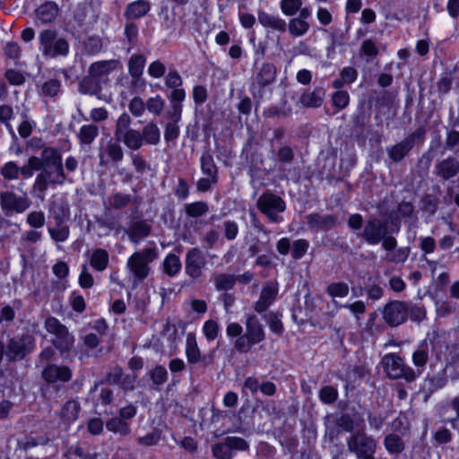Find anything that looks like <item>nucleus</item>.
I'll list each match as a JSON object with an SVG mask.
<instances>
[{"mask_svg":"<svg viewBox=\"0 0 459 459\" xmlns=\"http://www.w3.org/2000/svg\"><path fill=\"white\" fill-rule=\"evenodd\" d=\"M44 169L33 184V190L44 194L49 186L63 185L67 180L61 152L54 147H44L41 152Z\"/></svg>","mask_w":459,"mask_h":459,"instance_id":"obj_1","label":"nucleus"},{"mask_svg":"<svg viewBox=\"0 0 459 459\" xmlns=\"http://www.w3.org/2000/svg\"><path fill=\"white\" fill-rule=\"evenodd\" d=\"M39 49L47 58L66 56L69 53V43L53 29H45L39 34Z\"/></svg>","mask_w":459,"mask_h":459,"instance_id":"obj_2","label":"nucleus"},{"mask_svg":"<svg viewBox=\"0 0 459 459\" xmlns=\"http://www.w3.org/2000/svg\"><path fill=\"white\" fill-rule=\"evenodd\" d=\"M158 257L156 247H146L134 252L127 260L126 268L134 280H145L151 272L149 264Z\"/></svg>","mask_w":459,"mask_h":459,"instance_id":"obj_3","label":"nucleus"},{"mask_svg":"<svg viewBox=\"0 0 459 459\" xmlns=\"http://www.w3.org/2000/svg\"><path fill=\"white\" fill-rule=\"evenodd\" d=\"M35 349V338L32 334L25 333L8 339L5 344V356L9 361L23 359Z\"/></svg>","mask_w":459,"mask_h":459,"instance_id":"obj_4","label":"nucleus"},{"mask_svg":"<svg viewBox=\"0 0 459 459\" xmlns=\"http://www.w3.org/2000/svg\"><path fill=\"white\" fill-rule=\"evenodd\" d=\"M44 327L48 333L54 335L52 343L61 352L69 351L73 348L74 337L58 319L53 316L48 317Z\"/></svg>","mask_w":459,"mask_h":459,"instance_id":"obj_5","label":"nucleus"},{"mask_svg":"<svg viewBox=\"0 0 459 459\" xmlns=\"http://www.w3.org/2000/svg\"><path fill=\"white\" fill-rule=\"evenodd\" d=\"M348 450L358 459H375L377 441L364 431H357L347 439Z\"/></svg>","mask_w":459,"mask_h":459,"instance_id":"obj_6","label":"nucleus"},{"mask_svg":"<svg viewBox=\"0 0 459 459\" xmlns=\"http://www.w3.org/2000/svg\"><path fill=\"white\" fill-rule=\"evenodd\" d=\"M384 369L387 376L393 379L404 378L408 382L416 379L415 371L406 366L401 357L390 353L384 356L382 359Z\"/></svg>","mask_w":459,"mask_h":459,"instance_id":"obj_7","label":"nucleus"},{"mask_svg":"<svg viewBox=\"0 0 459 459\" xmlns=\"http://www.w3.org/2000/svg\"><path fill=\"white\" fill-rule=\"evenodd\" d=\"M249 445L244 438L227 437L212 446V453L216 459H232L236 451H247Z\"/></svg>","mask_w":459,"mask_h":459,"instance_id":"obj_8","label":"nucleus"},{"mask_svg":"<svg viewBox=\"0 0 459 459\" xmlns=\"http://www.w3.org/2000/svg\"><path fill=\"white\" fill-rule=\"evenodd\" d=\"M31 202L26 194L18 195L13 191L0 193V206L6 216L22 213L30 206Z\"/></svg>","mask_w":459,"mask_h":459,"instance_id":"obj_9","label":"nucleus"},{"mask_svg":"<svg viewBox=\"0 0 459 459\" xmlns=\"http://www.w3.org/2000/svg\"><path fill=\"white\" fill-rule=\"evenodd\" d=\"M258 209L273 222L281 221L278 213L282 212L286 206L284 201L272 193L263 194L257 201Z\"/></svg>","mask_w":459,"mask_h":459,"instance_id":"obj_10","label":"nucleus"},{"mask_svg":"<svg viewBox=\"0 0 459 459\" xmlns=\"http://www.w3.org/2000/svg\"><path fill=\"white\" fill-rule=\"evenodd\" d=\"M205 265L206 259L200 248L192 247L186 252L185 270L186 275L191 279L196 280L201 278Z\"/></svg>","mask_w":459,"mask_h":459,"instance_id":"obj_11","label":"nucleus"},{"mask_svg":"<svg viewBox=\"0 0 459 459\" xmlns=\"http://www.w3.org/2000/svg\"><path fill=\"white\" fill-rule=\"evenodd\" d=\"M408 312L409 308L405 302L394 300L385 306L383 318L390 326H397L407 319Z\"/></svg>","mask_w":459,"mask_h":459,"instance_id":"obj_12","label":"nucleus"},{"mask_svg":"<svg viewBox=\"0 0 459 459\" xmlns=\"http://www.w3.org/2000/svg\"><path fill=\"white\" fill-rule=\"evenodd\" d=\"M387 235L386 224L378 219L368 220L363 229L362 238L370 245L379 244Z\"/></svg>","mask_w":459,"mask_h":459,"instance_id":"obj_13","label":"nucleus"},{"mask_svg":"<svg viewBox=\"0 0 459 459\" xmlns=\"http://www.w3.org/2000/svg\"><path fill=\"white\" fill-rule=\"evenodd\" d=\"M100 164L107 165L109 161L117 163L121 161L124 158V152L116 139L109 140L106 145L100 148L99 152Z\"/></svg>","mask_w":459,"mask_h":459,"instance_id":"obj_14","label":"nucleus"},{"mask_svg":"<svg viewBox=\"0 0 459 459\" xmlns=\"http://www.w3.org/2000/svg\"><path fill=\"white\" fill-rule=\"evenodd\" d=\"M433 172L442 180H449L459 173V160L455 157L441 160L435 164Z\"/></svg>","mask_w":459,"mask_h":459,"instance_id":"obj_15","label":"nucleus"},{"mask_svg":"<svg viewBox=\"0 0 459 459\" xmlns=\"http://www.w3.org/2000/svg\"><path fill=\"white\" fill-rule=\"evenodd\" d=\"M245 327L246 332L244 334L249 340L250 343L255 345L264 340L265 333L257 316L248 315L245 322Z\"/></svg>","mask_w":459,"mask_h":459,"instance_id":"obj_16","label":"nucleus"},{"mask_svg":"<svg viewBox=\"0 0 459 459\" xmlns=\"http://www.w3.org/2000/svg\"><path fill=\"white\" fill-rule=\"evenodd\" d=\"M44 379L48 383L67 382L72 377V371L66 366L48 365L42 371Z\"/></svg>","mask_w":459,"mask_h":459,"instance_id":"obj_17","label":"nucleus"},{"mask_svg":"<svg viewBox=\"0 0 459 459\" xmlns=\"http://www.w3.org/2000/svg\"><path fill=\"white\" fill-rule=\"evenodd\" d=\"M186 98V92L182 88H176L172 91L170 100V110L166 113V117L169 120L180 121L182 113L181 102Z\"/></svg>","mask_w":459,"mask_h":459,"instance_id":"obj_18","label":"nucleus"},{"mask_svg":"<svg viewBox=\"0 0 459 459\" xmlns=\"http://www.w3.org/2000/svg\"><path fill=\"white\" fill-rule=\"evenodd\" d=\"M259 23L264 27L279 32H285L287 30L286 22L279 16L259 11L257 13Z\"/></svg>","mask_w":459,"mask_h":459,"instance_id":"obj_19","label":"nucleus"},{"mask_svg":"<svg viewBox=\"0 0 459 459\" xmlns=\"http://www.w3.org/2000/svg\"><path fill=\"white\" fill-rule=\"evenodd\" d=\"M413 148V139L405 138L398 143L387 148L388 157L394 162L401 161Z\"/></svg>","mask_w":459,"mask_h":459,"instance_id":"obj_20","label":"nucleus"},{"mask_svg":"<svg viewBox=\"0 0 459 459\" xmlns=\"http://www.w3.org/2000/svg\"><path fill=\"white\" fill-rule=\"evenodd\" d=\"M118 65L119 61L117 59L98 61L91 65L89 73L92 77L100 78L109 74Z\"/></svg>","mask_w":459,"mask_h":459,"instance_id":"obj_21","label":"nucleus"},{"mask_svg":"<svg viewBox=\"0 0 459 459\" xmlns=\"http://www.w3.org/2000/svg\"><path fill=\"white\" fill-rule=\"evenodd\" d=\"M152 227L144 221H138L130 226L128 230V236L131 241L138 244L142 239L148 237L151 233Z\"/></svg>","mask_w":459,"mask_h":459,"instance_id":"obj_22","label":"nucleus"},{"mask_svg":"<svg viewBox=\"0 0 459 459\" xmlns=\"http://www.w3.org/2000/svg\"><path fill=\"white\" fill-rule=\"evenodd\" d=\"M58 5L55 2H46L36 10V16L42 23L54 22L58 14Z\"/></svg>","mask_w":459,"mask_h":459,"instance_id":"obj_23","label":"nucleus"},{"mask_svg":"<svg viewBox=\"0 0 459 459\" xmlns=\"http://www.w3.org/2000/svg\"><path fill=\"white\" fill-rule=\"evenodd\" d=\"M307 222L310 228L328 230L334 226L335 218L332 215L312 213L307 216Z\"/></svg>","mask_w":459,"mask_h":459,"instance_id":"obj_24","label":"nucleus"},{"mask_svg":"<svg viewBox=\"0 0 459 459\" xmlns=\"http://www.w3.org/2000/svg\"><path fill=\"white\" fill-rule=\"evenodd\" d=\"M106 428L108 431L117 434L121 437H126L131 433V424L129 421H125L118 416L110 418L106 422Z\"/></svg>","mask_w":459,"mask_h":459,"instance_id":"obj_25","label":"nucleus"},{"mask_svg":"<svg viewBox=\"0 0 459 459\" xmlns=\"http://www.w3.org/2000/svg\"><path fill=\"white\" fill-rule=\"evenodd\" d=\"M186 356L188 363L195 364L201 361V352L197 345L195 333H189L186 335Z\"/></svg>","mask_w":459,"mask_h":459,"instance_id":"obj_26","label":"nucleus"},{"mask_svg":"<svg viewBox=\"0 0 459 459\" xmlns=\"http://www.w3.org/2000/svg\"><path fill=\"white\" fill-rule=\"evenodd\" d=\"M142 139L143 143L157 145L160 140V131L153 122H148L143 128Z\"/></svg>","mask_w":459,"mask_h":459,"instance_id":"obj_27","label":"nucleus"},{"mask_svg":"<svg viewBox=\"0 0 459 459\" xmlns=\"http://www.w3.org/2000/svg\"><path fill=\"white\" fill-rule=\"evenodd\" d=\"M117 142H122L129 150L137 151L143 145L142 134L140 131L131 129L120 137Z\"/></svg>","mask_w":459,"mask_h":459,"instance_id":"obj_28","label":"nucleus"},{"mask_svg":"<svg viewBox=\"0 0 459 459\" xmlns=\"http://www.w3.org/2000/svg\"><path fill=\"white\" fill-rule=\"evenodd\" d=\"M150 10V4L148 2L139 0L131 3L127 5L126 10V15L128 19H138L145 15Z\"/></svg>","mask_w":459,"mask_h":459,"instance_id":"obj_29","label":"nucleus"},{"mask_svg":"<svg viewBox=\"0 0 459 459\" xmlns=\"http://www.w3.org/2000/svg\"><path fill=\"white\" fill-rule=\"evenodd\" d=\"M163 272L169 277L176 276L182 268V264L178 255L169 254L162 263Z\"/></svg>","mask_w":459,"mask_h":459,"instance_id":"obj_30","label":"nucleus"},{"mask_svg":"<svg viewBox=\"0 0 459 459\" xmlns=\"http://www.w3.org/2000/svg\"><path fill=\"white\" fill-rule=\"evenodd\" d=\"M108 254L103 248L95 249L91 256L90 264L96 271H104L108 264Z\"/></svg>","mask_w":459,"mask_h":459,"instance_id":"obj_31","label":"nucleus"},{"mask_svg":"<svg viewBox=\"0 0 459 459\" xmlns=\"http://www.w3.org/2000/svg\"><path fill=\"white\" fill-rule=\"evenodd\" d=\"M275 75V66L272 64H264L256 75V82L260 86H267L273 82Z\"/></svg>","mask_w":459,"mask_h":459,"instance_id":"obj_32","label":"nucleus"},{"mask_svg":"<svg viewBox=\"0 0 459 459\" xmlns=\"http://www.w3.org/2000/svg\"><path fill=\"white\" fill-rule=\"evenodd\" d=\"M384 446L390 454H400L405 446L402 437L395 433H391L385 437Z\"/></svg>","mask_w":459,"mask_h":459,"instance_id":"obj_33","label":"nucleus"},{"mask_svg":"<svg viewBox=\"0 0 459 459\" xmlns=\"http://www.w3.org/2000/svg\"><path fill=\"white\" fill-rule=\"evenodd\" d=\"M324 92L321 90L306 91L300 96V102L307 108H317L323 102Z\"/></svg>","mask_w":459,"mask_h":459,"instance_id":"obj_34","label":"nucleus"},{"mask_svg":"<svg viewBox=\"0 0 459 459\" xmlns=\"http://www.w3.org/2000/svg\"><path fill=\"white\" fill-rule=\"evenodd\" d=\"M146 59L143 55H133L128 62L129 74L133 78L138 79L143 72Z\"/></svg>","mask_w":459,"mask_h":459,"instance_id":"obj_35","label":"nucleus"},{"mask_svg":"<svg viewBox=\"0 0 459 459\" xmlns=\"http://www.w3.org/2000/svg\"><path fill=\"white\" fill-rule=\"evenodd\" d=\"M237 277L230 273H218L214 276L213 282L217 290H229L236 283Z\"/></svg>","mask_w":459,"mask_h":459,"instance_id":"obj_36","label":"nucleus"},{"mask_svg":"<svg viewBox=\"0 0 459 459\" xmlns=\"http://www.w3.org/2000/svg\"><path fill=\"white\" fill-rule=\"evenodd\" d=\"M99 134L97 126L89 124L82 126L78 133V138L82 144H91Z\"/></svg>","mask_w":459,"mask_h":459,"instance_id":"obj_37","label":"nucleus"},{"mask_svg":"<svg viewBox=\"0 0 459 459\" xmlns=\"http://www.w3.org/2000/svg\"><path fill=\"white\" fill-rule=\"evenodd\" d=\"M80 403L74 400L65 403L61 411V417L66 421H74L78 419L80 412Z\"/></svg>","mask_w":459,"mask_h":459,"instance_id":"obj_38","label":"nucleus"},{"mask_svg":"<svg viewBox=\"0 0 459 459\" xmlns=\"http://www.w3.org/2000/svg\"><path fill=\"white\" fill-rule=\"evenodd\" d=\"M288 30L292 36L301 37L308 31L309 23L297 17L292 18L288 23Z\"/></svg>","mask_w":459,"mask_h":459,"instance_id":"obj_39","label":"nucleus"},{"mask_svg":"<svg viewBox=\"0 0 459 459\" xmlns=\"http://www.w3.org/2000/svg\"><path fill=\"white\" fill-rule=\"evenodd\" d=\"M429 360V347L427 342H421L412 354V362L417 368H423Z\"/></svg>","mask_w":459,"mask_h":459,"instance_id":"obj_40","label":"nucleus"},{"mask_svg":"<svg viewBox=\"0 0 459 459\" xmlns=\"http://www.w3.org/2000/svg\"><path fill=\"white\" fill-rule=\"evenodd\" d=\"M132 123L131 117L128 114L123 113L117 120L116 127L114 131L115 139L117 141L120 137H122L126 133H127L130 128V125Z\"/></svg>","mask_w":459,"mask_h":459,"instance_id":"obj_41","label":"nucleus"},{"mask_svg":"<svg viewBox=\"0 0 459 459\" xmlns=\"http://www.w3.org/2000/svg\"><path fill=\"white\" fill-rule=\"evenodd\" d=\"M96 77H85L79 85V91L82 94L95 95L100 91V86L95 81Z\"/></svg>","mask_w":459,"mask_h":459,"instance_id":"obj_42","label":"nucleus"},{"mask_svg":"<svg viewBox=\"0 0 459 459\" xmlns=\"http://www.w3.org/2000/svg\"><path fill=\"white\" fill-rule=\"evenodd\" d=\"M201 169L203 173L207 177H212V178H217V167L211 154H203V156L201 157Z\"/></svg>","mask_w":459,"mask_h":459,"instance_id":"obj_43","label":"nucleus"},{"mask_svg":"<svg viewBox=\"0 0 459 459\" xmlns=\"http://www.w3.org/2000/svg\"><path fill=\"white\" fill-rule=\"evenodd\" d=\"M349 286L345 282H332L327 286L326 291L332 298H345L349 294Z\"/></svg>","mask_w":459,"mask_h":459,"instance_id":"obj_44","label":"nucleus"},{"mask_svg":"<svg viewBox=\"0 0 459 459\" xmlns=\"http://www.w3.org/2000/svg\"><path fill=\"white\" fill-rule=\"evenodd\" d=\"M208 204L204 202H195L186 206V213L189 217L198 218L208 212Z\"/></svg>","mask_w":459,"mask_h":459,"instance_id":"obj_45","label":"nucleus"},{"mask_svg":"<svg viewBox=\"0 0 459 459\" xmlns=\"http://www.w3.org/2000/svg\"><path fill=\"white\" fill-rule=\"evenodd\" d=\"M302 4V0H281L280 7L285 15L293 16L300 10Z\"/></svg>","mask_w":459,"mask_h":459,"instance_id":"obj_46","label":"nucleus"},{"mask_svg":"<svg viewBox=\"0 0 459 459\" xmlns=\"http://www.w3.org/2000/svg\"><path fill=\"white\" fill-rule=\"evenodd\" d=\"M164 106L165 101L160 95L149 98L145 103V107L148 109V111L156 116L160 115L161 111L164 108Z\"/></svg>","mask_w":459,"mask_h":459,"instance_id":"obj_47","label":"nucleus"},{"mask_svg":"<svg viewBox=\"0 0 459 459\" xmlns=\"http://www.w3.org/2000/svg\"><path fill=\"white\" fill-rule=\"evenodd\" d=\"M219 331L220 327L216 321L211 319L204 322L203 333L209 342L213 341L218 337Z\"/></svg>","mask_w":459,"mask_h":459,"instance_id":"obj_48","label":"nucleus"},{"mask_svg":"<svg viewBox=\"0 0 459 459\" xmlns=\"http://www.w3.org/2000/svg\"><path fill=\"white\" fill-rule=\"evenodd\" d=\"M20 168L13 161L6 162L1 169V175L8 180H15L19 178Z\"/></svg>","mask_w":459,"mask_h":459,"instance_id":"obj_49","label":"nucleus"},{"mask_svg":"<svg viewBox=\"0 0 459 459\" xmlns=\"http://www.w3.org/2000/svg\"><path fill=\"white\" fill-rule=\"evenodd\" d=\"M85 50L90 55L100 53L103 48L102 39L98 36H91L84 43Z\"/></svg>","mask_w":459,"mask_h":459,"instance_id":"obj_50","label":"nucleus"},{"mask_svg":"<svg viewBox=\"0 0 459 459\" xmlns=\"http://www.w3.org/2000/svg\"><path fill=\"white\" fill-rule=\"evenodd\" d=\"M48 232L56 242H64L69 237V228L66 225H59L56 228H48Z\"/></svg>","mask_w":459,"mask_h":459,"instance_id":"obj_51","label":"nucleus"},{"mask_svg":"<svg viewBox=\"0 0 459 459\" xmlns=\"http://www.w3.org/2000/svg\"><path fill=\"white\" fill-rule=\"evenodd\" d=\"M332 102L338 109H343L350 103V95L345 91H337L332 95Z\"/></svg>","mask_w":459,"mask_h":459,"instance_id":"obj_52","label":"nucleus"},{"mask_svg":"<svg viewBox=\"0 0 459 459\" xmlns=\"http://www.w3.org/2000/svg\"><path fill=\"white\" fill-rule=\"evenodd\" d=\"M319 398L324 403H333L338 398V392L333 386L326 385L321 388Z\"/></svg>","mask_w":459,"mask_h":459,"instance_id":"obj_53","label":"nucleus"},{"mask_svg":"<svg viewBox=\"0 0 459 459\" xmlns=\"http://www.w3.org/2000/svg\"><path fill=\"white\" fill-rule=\"evenodd\" d=\"M410 255L409 247H400L396 250H393L392 253L387 255L386 259L389 262L400 264L404 263Z\"/></svg>","mask_w":459,"mask_h":459,"instance_id":"obj_54","label":"nucleus"},{"mask_svg":"<svg viewBox=\"0 0 459 459\" xmlns=\"http://www.w3.org/2000/svg\"><path fill=\"white\" fill-rule=\"evenodd\" d=\"M60 88V82L51 79L42 85L41 91L47 97H55L59 93Z\"/></svg>","mask_w":459,"mask_h":459,"instance_id":"obj_55","label":"nucleus"},{"mask_svg":"<svg viewBox=\"0 0 459 459\" xmlns=\"http://www.w3.org/2000/svg\"><path fill=\"white\" fill-rule=\"evenodd\" d=\"M179 121L169 120L165 126L164 139L166 142L176 140L179 135V127L178 123Z\"/></svg>","mask_w":459,"mask_h":459,"instance_id":"obj_56","label":"nucleus"},{"mask_svg":"<svg viewBox=\"0 0 459 459\" xmlns=\"http://www.w3.org/2000/svg\"><path fill=\"white\" fill-rule=\"evenodd\" d=\"M130 202V196L119 193L112 195L108 199V204L115 209L126 207Z\"/></svg>","mask_w":459,"mask_h":459,"instance_id":"obj_57","label":"nucleus"},{"mask_svg":"<svg viewBox=\"0 0 459 459\" xmlns=\"http://www.w3.org/2000/svg\"><path fill=\"white\" fill-rule=\"evenodd\" d=\"M145 108V103L140 97L133 98L128 105L129 111L136 117L143 115Z\"/></svg>","mask_w":459,"mask_h":459,"instance_id":"obj_58","label":"nucleus"},{"mask_svg":"<svg viewBox=\"0 0 459 459\" xmlns=\"http://www.w3.org/2000/svg\"><path fill=\"white\" fill-rule=\"evenodd\" d=\"M13 116V110L11 106L8 105H1L0 106V122L5 125L7 129L11 134H14L12 126L9 124V121L12 119Z\"/></svg>","mask_w":459,"mask_h":459,"instance_id":"obj_59","label":"nucleus"},{"mask_svg":"<svg viewBox=\"0 0 459 459\" xmlns=\"http://www.w3.org/2000/svg\"><path fill=\"white\" fill-rule=\"evenodd\" d=\"M4 76L12 85H22L26 80L24 74L15 69L6 70Z\"/></svg>","mask_w":459,"mask_h":459,"instance_id":"obj_60","label":"nucleus"},{"mask_svg":"<svg viewBox=\"0 0 459 459\" xmlns=\"http://www.w3.org/2000/svg\"><path fill=\"white\" fill-rule=\"evenodd\" d=\"M456 310V304L451 300H445L437 304V314L439 316H447Z\"/></svg>","mask_w":459,"mask_h":459,"instance_id":"obj_61","label":"nucleus"},{"mask_svg":"<svg viewBox=\"0 0 459 459\" xmlns=\"http://www.w3.org/2000/svg\"><path fill=\"white\" fill-rule=\"evenodd\" d=\"M151 378L155 385H162L167 381L168 372L164 367L157 366L151 372Z\"/></svg>","mask_w":459,"mask_h":459,"instance_id":"obj_62","label":"nucleus"},{"mask_svg":"<svg viewBox=\"0 0 459 459\" xmlns=\"http://www.w3.org/2000/svg\"><path fill=\"white\" fill-rule=\"evenodd\" d=\"M308 248V242L305 239L295 240L292 246V257L294 259L301 258Z\"/></svg>","mask_w":459,"mask_h":459,"instance_id":"obj_63","label":"nucleus"},{"mask_svg":"<svg viewBox=\"0 0 459 459\" xmlns=\"http://www.w3.org/2000/svg\"><path fill=\"white\" fill-rule=\"evenodd\" d=\"M27 223L32 228H41L45 224V215L42 212H31L27 215Z\"/></svg>","mask_w":459,"mask_h":459,"instance_id":"obj_64","label":"nucleus"}]
</instances>
